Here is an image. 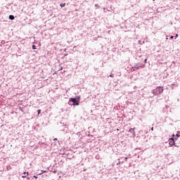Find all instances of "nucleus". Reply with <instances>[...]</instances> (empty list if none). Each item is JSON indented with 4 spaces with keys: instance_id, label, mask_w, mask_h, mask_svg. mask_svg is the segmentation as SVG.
<instances>
[{
    "instance_id": "obj_4",
    "label": "nucleus",
    "mask_w": 180,
    "mask_h": 180,
    "mask_svg": "<svg viewBox=\"0 0 180 180\" xmlns=\"http://www.w3.org/2000/svg\"><path fill=\"white\" fill-rule=\"evenodd\" d=\"M60 8H64V6H65V3L60 4Z\"/></svg>"
},
{
    "instance_id": "obj_13",
    "label": "nucleus",
    "mask_w": 180,
    "mask_h": 180,
    "mask_svg": "<svg viewBox=\"0 0 180 180\" xmlns=\"http://www.w3.org/2000/svg\"><path fill=\"white\" fill-rule=\"evenodd\" d=\"M171 39H174V37L172 36V37H171Z\"/></svg>"
},
{
    "instance_id": "obj_5",
    "label": "nucleus",
    "mask_w": 180,
    "mask_h": 180,
    "mask_svg": "<svg viewBox=\"0 0 180 180\" xmlns=\"http://www.w3.org/2000/svg\"><path fill=\"white\" fill-rule=\"evenodd\" d=\"M176 136L178 138V137H180V131H177V134H176Z\"/></svg>"
},
{
    "instance_id": "obj_14",
    "label": "nucleus",
    "mask_w": 180,
    "mask_h": 180,
    "mask_svg": "<svg viewBox=\"0 0 180 180\" xmlns=\"http://www.w3.org/2000/svg\"><path fill=\"white\" fill-rule=\"evenodd\" d=\"M27 179H30V177H27Z\"/></svg>"
},
{
    "instance_id": "obj_16",
    "label": "nucleus",
    "mask_w": 180,
    "mask_h": 180,
    "mask_svg": "<svg viewBox=\"0 0 180 180\" xmlns=\"http://www.w3.org/2000/svg\"><path fill=\"white\" fill-rule=\"evenodd\" d=\"M161 92H162V90L161 91H160V94H161Z\"/></svg>"
},
{
    "instance_id": "obj_17",
    "label": "nucleus",
    "mask_w": 180,
    "mask_h": 180,
    "mask_svg": "<svg viewBox=\"0 0 180 180\" xmlns=\"http://www.w3.org/2000/svg\"><path fill=\"white\" fill-rule=\"evenodd\" d=\"M125 160H127V158H125Z\"/></svg>"
},
{
    "instance_id": "obj_10",
    "label": "nucleus",
    "mask_w": 180,
    "mask_h": 180,
    "mask_svg": "<svg viewBox=\"0 0 180 180\" xmlns=\"http://www.w3.org/2000/svg\"><path fill=\"white\" fill-rule=\"evenodd\" d=\"M120 164V162H119L117 164V165H119Z\"/></svg>"
},
{
    "instance_id": "obj_3",
    "label": "nucleus",
    "mask_w": 180,
    "mask_h": 180,
    "mask_svg": "<svg viewBox=\"0 0 180 180\" xmlns=\"http://www.w3.org/2000/svg\"><path fill=\"white\" fill-rule=\"evenodd\" d=\"M9 19H10V20H13V19H15V16L9 15Z\"/></svg>"
},
{
    "instance_id": "obj_9",
    "label": "nucleus",
    "mask_w": 180,
    "mask_h": 180,
    "mask_svg": "<svg viewBox=\"0 0 180 180\" xmlns=\"http://www.w3.org/2000/svg\"><path fill=\"white\" fill-rule=\"evenodd\" d=\"M22 178H26V176H22Z\"/></svg>"
},
{
    "instance_id": "obj_15",
    "label": "nucleus",
    "mask_w": 180,
    "mask_h": 180,
    "mask_svg": "<svg viewBox=\"0 0 180 180\" xmlns=\"http://www.w3.org/2000/svg\"><path fill=\"white\" fill-rule=\"evenodd\" d=\"M57 140V138L54 139V141Z\"/></svg>"
},
{
    "instance_id": "obj_8",
    "label": "nucleus",
    "mask_w": 180,
    "mask_h": 180,
    "mask_svg": "<svg viewBox=\"0 0 180 180\" xmlns=\"http://www.w3.org/2000/svg\"><path fill=\"white\" fill-rule=\"evenodd\" d=\"M110 77L111 78H113V74L111 73V74L110 75Z\"/></svg>"
},
{
    "instance_id": "obj_18",
    "label": "nucleus",
    "mask_w": 180,
    "mask_h": 180,
    "mask_svg": "<svg viewBox=\"0 0 180 180\" xmlns=\"http://www.w3.org/2000/svg\"><path fill=\"white\" fill-rule=\"evenodd\" d=\"M24 174H26V172H25Z\"/></svg>"
},
{
    "instance_id": "obj_1",
    "label": "nucleus",
    "mask_w": 180,
    "mask_h": 180,
    "mask_svg": "<svg viewBox=\"0 0 180 180\" xmlns=\"http://www.w3.org/2000/svg\"><path fill=\"white\" fill-rule=\"evenodd\" d=\"M70 102H72V103H73V105H76V106H78V105H79V103H78L77 102V98H71L70 99Z\"/></svg>"
},
{
    "instance_id": "obj_2",
    "label": "nucleus",
    "mask_w": 180,
    "mask_h": 180,
    "mask_svg": "<svg viewBox=\"0 0 180 180\" xmlns=\"http://www.w3.org/2000/svg\"><path fill=\"white\" fill-rule=\"evenodd\" d=\"M169 140H170L169 143V146H174L175 145V141L174 140V138H171Z\"/></svg>"
},
{
    "instance_id": "obj_7",
    "label": "nucleus",
    "mask_w": 180,
    "mask_h": 180,
    "mask_svg": "<svg viewBox=\"0 0 180 180\" xmlns=\"http://www.w3.org/2000/svg\"><path fill=\"white\" fill-rule=\"evenodd\" d=\"M41 112V110H37L38 115H40Z\"/></svg>"
},
{
    "instance_id": "obj_11",
    "label": "nucleus",
    "mask_w": 180,
    "mask_h": 180,
    "mask_svg": "<svg viewBox=\"0 0 180 180\" xmlns=\"http://www.w3.org/2000/svg\"><path fill=\"white\" fill-rule=\"evenodd\" d=\"M145 63H147V59H145Z\"/></svg>"
},
{
    "instance_id": "obj_12",
    "label": "nucleus",
    "mask_w": 180,
    "mask_h": 180,
    "mask_svg": "<svg viewBox=\"0 0 180 180\" xmlns=\"http://www.w3.org/2000/svg\"><path fill=\"white\" fill-rule=\"evenodd\" d=\"M151 130H154V127H152V128H151Z\"/></svg>"
},
{
    "instance_id": "obj_6",
    "label": "nucleus",
    "mask_w": 180,
    "mask_h": 180,
    "mask_svg": "<svg viewBox=\"0 0 180 180\" xmlns=\"http://www.w3.org/2000/svg\"><path fill=\"white\" fill-rule=\"evenodd\" d=\"M32 49L36 50V46L35 45H32Z\"/></svg>"
}]
</instances>
